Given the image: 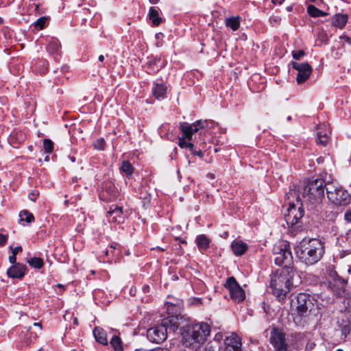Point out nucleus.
<instances>
[{"label":"nucleus","mask_w":351,"mask_h":351,"mask_svg":"<svg viewBox=\"0 0 351 351\" xmlns=\"http://www.w3.org/2000/svg\"><path fill=\"white\" fill-rule=\"evenodd\" d=\"M346 239L351 242V228L346 233Z\"/></svg>","instance_id":"obj_44"},{"label":"nucleus","mask_w":351,"mask_h":351,"mask_svg":"<svg viewBox=\"0 0 351 351\" xmlns=\"http://www.w3.org/2000/svg\"><path fill=\"white\" fill-rule=\"evenodd\" d=\"M223 351H241V341L239 336L232 334L224 340Z\"/></svg>","instance_id":"obj_15"},{"label":"nucleus","mask_w":351,"mask_h":351,"mask_svg":"<svg viewBox=\"0 0 351 351\" xmlns=\"http://www.w3.org/2000/svg\"><path fill=\"white\" fill-rule=\"evenodd\" d=\"M47 18L43 16L36 20V21L34 23V26L36 27H38L40 29H42L45 27V24L47 23Z\"/></svg>","instance_id":"obj_36"},{"label":"nucleus","mask_w":351,"mask_h":351,"mask_svg":"<svg viewBox=\"0 0 351 351\" xmlns=\"http://www.w3.org/2000/svg\"><path fill=\"white\" fill-rule=\"evenodd\" d=\"M74 323H75V324H77V318H75V319H74Z\"/></svg>","instance_id":"obj_59"},{"label":"nucleus","mask_w":351,"mask_h":351,"mask_svg":"<svg viewBox=\"0 0 351 351\" xmlns=\"http://www.w3.org/2000/svg\"><path fill=\"white\" fill-rule=\"evenodd\" d=\"M26 267L20 263L15 264L10 267L7 274L10 278H21L25 274Z\"/></svg>","instance_id":"obj_18"},{"label":"nucleus","mask_w":351,"mask_h":351,"mask_svg":"<svg viewBox=\"0 0 351 351\" xmlns=\"http://www.w3.org/2000/svg\"><path fill=\"white\" fill-rule=\"evenodd\" d=\"M285 0H271L274 4H282Z\"/></svg>","instance_id":"obj_46"},{"label":"nucleus","mask_w":351,"mask_h":351,"mask_svg":"<svg viewBox=\"0 0 351 351\" xmlns=\"http://www.w3.org/2000/svg\"><path fill=\"white\" fill-rule=\"evenodd\" d=\"M207 123V121H196L193 124L188 123H180V128L182 132L183 136L179 138L178 145L182 148H189L191 151L193 150V144L191 143L186 142L185 138L191 140L192 136L194 133L199 131V130L204 128V123Z\"/></svg>","instance_id":"obj_9"},{"label":"nucleus","mask_w":351,"mask_h":351,"mask_svg":"<svg viewBox=\"0 0 351 351\" xmlns=\"http://www.w3.org/2000/svg\"><path fill=\"white\" fill-rule=\"evenodd\" d=\"M207 178H210V179H214L215 177V175L212 173H208L207 175H206Z\"/></svg>","instance_id":"obj_48"},{"label":"nucleus","mask_w":351,"mask_h":351,"mask_svg":"<svg viewBox=\"0 0 351 351\" xmlns=\"http://www.w3.org/2000/svg\"><path fill=\"white\" fill-rule=\"evenodd\" d=\"M225 287L228 289L230 297L234 302H241L244 300L245 298L244 290L234 277H230L227 279Z\"/></svg>","instance_id":"obj_11"},{"label":"nucleus","mask_w":351,"mask_h":351,"mask_svg":"<svg viewBox=\"0 0 351 351\" xmlns=\"http://www.w3.org/2000/svg\"><path fill=\"white\" fill-rule=\"evenodd\" d=\"M327 15H328L327 12H323V11L319 10V16H327Z\"/></svg>","instance_id":"obj_47"},{"label":"nucleus","mask_w":351,"mask_h":351,"mask_svg":"<svg viewBox=\"0 0 351 351\" xmlns=\"http://www.w3.org/2000/svg\"><path fill=\"white\" fill-rule=\"evenodd\" d=\"M291 64L293 68L298 71L296 80L298 84L304 82L312 73V67L307 62H292Z\"/></svg>","instance_id":"obj_12"},{"label":"nucleus","mask_w":351,"mask_h":351,"mask_svg":"<svg viewBox=\"0 0 351 351\" xmlns=\"http://www.w3.org/2000/svg\"><path fill=\"white\" fill-rule=\"evenodd\" d=\"M3 23V19L2 18L0 17V24Z\"/></svg>","instance_id":"obj_61"},{"label":"nucleus","mask_w":351,"mask_h":351,"mask_svg":"<svg viewBox=\"0 0 351 351\" xmlns=\"http://www.w3.org/2000/svg\"><path fill=\"white\" fill-rule=\"evenodd\" d=\"M295 273L291 268H283L271 276L270 288L272 294L280 302H283L293 287Z\"/></svg>","instance_id":"obj_3"},{"label":"nucleus","mask_w":351,"mask_h":351,"mask_svg":"<svg viewBox=\"0 0 351 351\" xmlns=\"http://www.w3.org/2000/svg\"><path fill=\"white\" fill-rule=\"evenodd\" d=\"M269 342L275 351H287V339L285 333L282 330L273 328L271 332Z\"/></svg>","instance_id":"obj_10"},{"label":"nucleus","mask_w":351,"mask_h":351,"mask_svg":"<svg viewBox=\"0 0 351 351\" xmlns=\"http://www.w3.org/2000/svg\"><path fill=\"white\" fill-rule=\"evenodd\" d=\"M149 17L153 25H159L162 21V19L159 16L158 11L156 8L151 7L149 11Z\"/></svg>","instance_id":"obj_28"},{"label":"nucleus","mask_w":351,"mask_h":351,"mask_svg":"<svg viewBox=\"0 0 351 351\" xmlns=\"http://www.w3.org/2000/svg\"><path fill=\"white\" fill-rule=\"evenodd\" d=\"M327 184L322 179H315L309 182L304 188L302 199L298 196L295 191L290 190L287 194V201L289 204L287 214L285 215L287 223L290 226L297 224L304 215L302 206L306 204L313 208L315 206L321 203L326 191Z\"/></svg>","instance_id":"obj_1"},{"label":"nucleus","mask_w":351,"mask_h":351,"mask_svg":"<svg viewBox=\"0 0 351 351\" xmlns=\"http://www.w3.org/2000/svg\"><path fill=\"white\" fill-rule=\"evenodd\" d=\"M21 221H25L27 223H31L34 220V215L27 210H23L19 215Z\"/></svg>","instance_id":"obj_32"},{"label":"nucleus","mask_w":351,"mask_h":351,"mask_svg":"<svg viewBox=\"0 0 351 351\" xmlns=\"http://www.w3.org/2000/svg\"><path fill=\"white\" fill-rule=\"evenodd\" d=\"M206 121H207V123H204V128H205V127H207V126L208 125V123H212V121H208V120H206Z\"/></svg>","instance_id":"obj_55"},{"label":"nucleus","mask_w":351,"mask_h":351,"mask_svg":"<svg viewBox=\"0 0 351 351\" xmlns=\"http://www.w3.org/2000/svg\"><path fill=\"white\" fill-rule=\"evenodd\" d=\"M9 261L12 264H16V257L15 255L12 254V256H10L9 257Z\"/></svg>","instance_id":"obj_43"},{"label":"nucleus","mask_w":351,"mask_h":351,"mask_svg":"<svg viewBox=\"0 0 351 351\" xmlns=\"http://www.w3.org/2000/svg\"><path fill=\"white\" fill-rule=\"evenodd\" d=\"M164 62L161 60L160 58H154L148 63V68L151 71L157 72L164 66Z\"/></svg>","instance_id":"obj_24"},{"label":"nucleus","mask_w":351,"mask_h":351,"mask_svg":"<svg viewBox=\"0 0 351 351\" xmlns=\"http://www.w3.org/2000/svg\"><path fill=\"white\" fill-rule=\"evenodd\" d=\"M107 217L109 221L121 223L124 221L122 208L116 206L114 209L110 208L107 212Z\"/></svg>","instance_id":"obj_17"},{"label":"nucleus","mask_w":351,"mask_h":351,"mask_svg":"<svg viewBox=\"0 0 351 351\" xmlns=\"http://www.w3.org/2000/svg\"><path fill=\"white\" fill-rule=\"evenodd\" d=\"M326 195L329 201L336 206H346L351 202V196L341 186L334 183H328Z\"/></svg>","instance_id":"obj_7"},{"label":"nucleus","mask_w":351,"mask_h":351,"mask_svg":"<svg viewBox=\"0 0 351 351\" xmlns=\"http://www.w3.org/2000/svg\"><path fill=\"white\" fill-rule=\"evenodd\" d=\"M319 9L315 5H309L307 7V12L312 17H319Z\"/></svg>","instance_id":"obj_35"},{"label":"nucleus","mask_w":351,"mask_h":351,"mask_svg":"<svg viewBox=\"0 0 351 351\" xmlns=\"http://www.w3.org/2000/svg\"><path fill=\"white\" fill-rule=\"evenodd\" d=\"M300 261L307 266L318 263L325 252L324 244L319 239L302 240L295 248Z\"/></svg>","instance_id":"obj_2"},{"label":"nucleus","mask_w":351,"mask_h":351,"mask_svg":"<svg viewBox=\"0 0 351 351\" xmlns=\"http://www.w3.org/2000/svg\"><path fill=\"white\" fill-rule=\"evenodd\" d=\"M336 351H343V350H341V349H338V350H337Z\"/></svg>","instance_id":"obj_64"},{"label":"nucleus","mask_w":351,"mask_h":351,"mask_svg":"<svg viewBox=\"0 0 351 351\" xmlns=\"http://www.w3.org/2000/svg\"><path fill=\"white\" fill-rule=\"evenodd\" d=\"M347 280L336 275L330 282L329 286L332 291L338 296H343L345 293Z\"/></svg>","instance_id":"obj_14"},{"label":"nucleus","mask_w":351,"mask_h":351,"mask_svg":"<svg viewBox=\"0 0 351 351\" xmlns=\"http://www.w3.org/2000/svg\"><path fill=\"white\" fill-rule=\"evenodd\" d=\"M195 241L198 248L201 251L206 250L209 247L210 240L204 234H201L197 237Z\"/></svg>","instance_id":"obj_25"},{"label":"nucleus","mask_w":351,"mask_h":351,"mask_svg":"<svg viewBox=\"0 0 351 351\" xmlns=\"http://www.w3.org/2000/svg\"><path fill=\"white\" fill-rule=\"evenodd\" d=\"M23 249L21 246H17L14 247L12 250V254L16 256V254L21 252H22Z\"/></svg>","instance_id":"obj_41"},{"label":"nucleus","mask_w":351,"mask_h":351,"mask_svg":"<svg viewBox=\"0 0 351 351\" xmlns=\"http://www.w3.org/2000/svg\"><path fill=\"white\" fill-rule=\"evenodd\" d=\"M57 287H59V288H61V289H64V286H63L62 285H61V284H58V285H57Z\"/></svg>","instance_id":"obj_56"},{"label":"nucleus","mask_w":351,"mask_h":351,"mask_svg":"<svg viewBox=\"0 0 351 351\" xmlns=\"http://www.w3.org/2000/svg\"><path fill=\"white\" fill-rule=\"evenodd\" d=\"M105 141L103 138H99L95 140L93 143L95 149L97 150H104L105 148Z\"/></svg>","instance_id":"obj_34"},{"label":"nucleus","mask_w":351,"mask_h":351,"mask_svg":"<svg viewBox=\"0 0 351 351\" xmlns=\"http://www.w3.org/2000/svg\"><path fill=\"white\" fill-rule=\"evenodd\" d=\"M331 132L328 126L324 124L319 126L317 132V143L323 146H326L330 141Z\"/></svg>","instance_id":"obj_16"},{"label":"nucleus","mask_w":351,"mask_h":351,"mask_svg":"<svg viewBox=\"0 0 351 351\" xmlns=\"http://www.w3.org/2000/svg\"><path fill=\"white\" fill-rule=\"evenodd\" d=\"M313 300L309 294L300 293L291 300V308L300 317H306L313 306Z\"/></svg>","instance_id":"obj_6"},{"label":"nucleus","mask_w":351,"mask_h":351,"mask_svg":"<svg viewBox=\"0 0 351 351\" xmlns=\"http://www.w3.org/2000/svg\"><path fill=\"white\" fill-rule=\"evenodd\" d=\"M8 240V237L5 234H0V246L3 245Z\"/></svg>","instance_id":"obj_40"},{"label":"nucleus","mask_w":351,"mask_h":351,"mask_svg":"<svg viewBox=\"0 0 351 351\" xmlns=\"http://www.w3.org/2000/svg\"><path fill=\"white\" fill-rule=\"evenodd\" d=\"M178 326L174 317L165 318L160 325L147 330V337L151 342L160 343L167 339L168 332H174Z\"/></svg>","instance_id":"obj_5"},{"label":"nucleus","mask_w":351,"mask_h":351,"mask_svg":"<svg viewBox=\"0 0 351 351\" xmlns=\"http://www.w3.org/2000/svg\"><path fill=\"white\" fill-rule=\"evenodd\" d=\"M274 263L277 265L283 266L284 268H290L293 256L289 243L281 241L276 244L273 249Z\"/></svg>","instance_id":"obj_8"},{"label":"nucleus","mask_w":351,"mask_h":351,"mask_svg":"<svg viewBox=\"0 0 351 351\" xmlns=\"http://www.w3.org/2000/svg\"><path fill=\"white\" fill-rule=\"evenodd\" d=\"M108 252H109L108 250H106V255H108Z\"/></svg>","instance_id":"obj_63"},{"label":"nucleus","mask_w":351,"mask_h":351,"mask_svg":"<svg viewBox=\"0 0 351 351\" xmlns=\"http://www.w3.org/2000/svg\"><path fill=\"white\" fill-rule=\"evenodd\" d=\"M220 349L219 337L216 335L215 337L210 341L205 346L204 351H219Z\"/></svg>","instance_id":"obj_27"},{"label":"nucleus","mask_w":351,"mask_h":351,"mask_svg":"<svg viewBox=\"0 0 351 351\" xmlns=\"http://www.w3.org/2000/svg\"><path fill=\"white\" fill-rule=\"evenodd\" d=\"M193 154L197 155V156H198L200 158L203 157V153L202 152L201 150H199V151H197V152H194Z\"/></svg>","instance_id":"obj_45"},{"label":"nucleus","mask_w":351,"mask_h":351,"mask_svg":"<svg viewBox=\"0 0 351 351\" xmlns=\"http://www.w3.org/2000/svg\"><path fill=\"white\" fill-rule=\"evenodd\" d=\"M153 351H169L168 349L166 348H157Z\"/></svg>","instance_id":"obj_50"},{"label":"nucleus","mask_w":351,"mask_h":351,"mask_svg":"<svg viewBox=\"0 0 351 351\" xmlns=\"http://www.w3.org/2000/svg\"><path fill=\"white\" fill-rule=\"evenodd\" d=\"M34 326L38 327L39 330H42V326H41V324L40 323H34Z\"/></svg>","instance_id":"obj_49"},{"label":"nucleus","mask_w":351,"mask_h":351,"mask_svg":"<svg viewBox=\"0 0 351 351\" xmlns=\"http://www.w3.org/2000/svg\"><path fill=\"white\" fill-rule=\"evenodd\" d=\"M27 263L32 267L40 269L43 265V261L41 258L34 257L27 261Z\"/></svg>","instance_id":"obj_31"},{"label":"nucleus","mask_w":351,"mask_h":351,"mask_svg":"<svg viewBox=\"0 0 351 351\" xmlns=\"http://www.w3.org/2000/svg\"><path fill=\"white\" fill-rule=\"evenodd\" d=\"M39 193L38 191H34L29 194V198L33 202H35Z\"/></svg>","instance_id":"obj_39"},{"label":"nucleus","mask_w":351,"mask_h":351,"mask_svg":"<svg viewBox=\"0 0 351 351\" xmlns=\"http://www.w3.org/2000/svg\"><path fill=\"white\" fill-rule=\"evenodd\" d=\"M291 119V117L290 116L287 117V120L289 121Z\"/></svg>","instance_id":"obj_60"},{"label":"nucleus","mask_w":351,"mask_h":351,"mask_svg":"<svg viewBox=\"0 0 351 351\" xmlns=\"http://www.w3.org/2000/svg\"><path fill=\"white\" fill-rule=\"evenodd\" d=\"M304 55H305V52L303 50L293 51L292 52L293 58L295 60H300Z\"/></svg>","instance_id":"obj_37"},{"label":"nucleus","mask_w":351,"mask_h":351,"mask_svg":"<svg viewBox=\"0 0 351 351\" xmlns=\"http://www.w3.org/2000/svg\"><path fill=\"white\" fill-rule=\"evenodd\" d=\"M105 58L103 55H100L98 58L99 61L103 62Z\"/></svg>","instance_id":"obj_51"},{"label":"nucleus","mask_w":351,"mask_h":351,"mask_svg":"<svg viewBox=\"0 0 351 351\" xmlns=\"http://www.w3.org/2000/svg\"><path fill=\"white\" fill-rule=\"evenodd\" d=\"M209 325L201 322L187 325L182 330V342L185 347L198 348L210 335Z\"/></svg>","instance_id":"obj_4"},{"label":"nucleus","mask_w":351,"mask_h":351,"mask_svg":"<svg viewBox=\"0 0 351 351\" xmlns=\"http://www.w3.org/2000/svg\"><path fill=\"white\" fill-rule=\"evenodd\" d=\"M348 273L351 274V268L348 270Z\"/></svg>","instance_id":"obj_62"},{"label":"nucleus","mask_w":351,"mask_h":351,"mask_svg":"<svg viewBox=\"0 0 351 351\" xmlns=\"http://www.w3.org/2000/svg\"><path fill=\"white\" fill-rule=\"evenodd\" d=\"M116 245H117V244L112 245L110 246V248H111V249H112V250H115V248H116Z\"/></svg>","instance_id":"obj_57"},{"label":"nucleus","mask_w":351,"mask_h":351,"mask_svg":"<svg viewBox=\"0 0 351 351\" xmlns=\"http://www.w3.org/2000/svg\"><path fill=\"white\" fill-rule=\"evenodd\" d=\"M338 325L341 328V335L346 338L351 332V313L349 311L341 313L338 319Z\"/></svg>","instance_id":"obj_13"},{"label":"nucleus","mask_w":351,"mask_h":351,"mask_svg":"<svg viewBox=\"0 0 351 351\" xmlns=\"http://www.w3.org/2000/svg\"><path fill=\"white\" fill-rule=\"evenodd\" d=\"M49 46H53L54 47V49L57 50L58 47V45L56 43H51L49 45Z\"/></svg>","instance_id":"obj_52"},{"label":"nucleus","mask_w":351,"mask_h":351,"mask_svg":"<svg viewBox=\"0 0 351 351\" xmlns=\"http://www.w3.org/2000/svg\"><path fill=\"white\" fill-rule=\"evenodd\" d=\"M286 10H287L288 12H291V11H292V10H293V7H292V6H288V7H287Z\"/></svg>","instance_id":"obj_54"},{"label":"nucleus","mask_w":351,"mask_h":351,"mask_svg":"<svg viewBox=\"0 0 351 351\" xmlns=\"http://www.w3.org/2000/svg\"><path fill=\"white\" fill-rule=\"evenodd\" d=\"M117 195V192L112 185L106 186L99 193L100 198L104 201H112L116 199Z\"/></svg>","instance_id":"obj_19"},{"label":"nucleus","mask_w":351,"mask_h":351,"mask_svg":"<svg viewBox=\"0 0 351 351\" xmlns=\"http://www.w3.org/2000/svg\"><path fill=\"white\" fill-rule=\"evenodd\" d=\"M151 3L156 4L160 0H149Z\"/></svg>","instance_id":"obj_53"},{"label":"nucleus","mask_w":351,"mask_h":351,"mask_svg":"<svg viewBox=\"0 0 351 351\" xmlns=\"http://www.w3.org/2000/svg\"><path fill=\"white\" fill-rule=\"evenodd\" d=\"M340 39L343 40L345 42H346L348 44H351V37H349L346 35H343L340 36Z\"/></svg>","instance_id":"obj_42"},{"label":"nucleus","mask_w":351,"mask_h":351,"mask_svg":"<svg viewBox=\"0 0 351 351\" xmlns=\"http://www.w3.org/2000/svg\"><path fill=\"white\" fill-rule=\"evenodd\" d=\"M167 91V87L163 84L156 83L152 89L154 96L157 99H162L165 98Z\"/></svg>","instance_id":"obj_22"},{"label":"nucleus","mask_w":351,"mask_h":351,"mask_svg":"<svg viewBox=\"0 0 351 351\" xmlns=\"http://www.w3.org/2000/svg\"><path fill=\"white\" fill-rule=\"evenodd\" d=\"M231 248L236 256L243 255L247 250V245L242 241H233Z\"/></svg>","instance_id":"obj_23"},{"label":"nucleus","mask_w":351,"mask_h":351,"mask_svg":"<svg viewBox=\"0 0 351 351\" xmlns=\"http://www.w3.org/2000/svg\"><path fill=\"white\" fill-rule=\"evenodd\" d=\"M114 351H123V346L121 339L117 335H114L110 342Z\"/></svg>","instance_id":"obj_29"},{"label":"nucleus","mask_w":351,"mask_h":351,"mask_svg":"<svg viewBox=\"0 0 351 351\" xmlns=\"http://www.w3.org/2000/svg\"><path fill=\"white\" fill-rule=\"evenodd\" d=\"M43 149L45 153H51L53 149V143L50 139H45L43 141Z\"/></svg>","instance_id":"obj_33"},{"label":"nucleus","mask_w":351,"mask_h":351,"mask_svg":"<svg viewBox=\"0 0 351 351\" xmlns=\"http://www.w3.org/2000/svg\"><path fill=\"white\" fill-rule=\"evenodd\" d=\"M93 335L98 343L102 345L108 344L107 333L103 328L95 327L93 330Z\"/></svg>","instance_id":"obj_21"},{"label":"nucleus","mask_w":351,"mask_h":351,"mask_svg":"<svg viewBox=\"0 0 351 351\" xmlns=\"http://www.w3.org/2000/svg\"><path fill=\"white\" fill-rule=\"evenodd\" d=\"M348 14L338 13L332 16L331 23L339 29H343L348 23Z\"/></svg>","instance_id":"obj_20"},{"label":"nucleus","mask_w":351,"mask_h":351,"mask_svg":"<svg viewBox=\"0 0 351 351\" xmlns=\"http://www.w3.org/2000/svg\"><path fill=\"white\" fill-rule=\"evenodd\" d=\"M71 160L72 162H75V158L73 156L71 157Z\"/></svg>","instance_id":"obj_58"},{"label":"nucleus","mask_w":351,"mask_h":351,"mask_svg":"<svg viewBox=\"0 0 351 351\" xmlns=\"http://www.w3.org/2000/svg\"><path fill=\"white\" fill-rule=\"evenodd\" d=\"M343 218L346 222L351 223V208L345 211Z\"/></svg>","instance_id":"obj_38"},{"label":"nucleus","mask_w":351,"mask_h":351,"mask_svg":"<svg viewBox=\"0 0 351 351\" xmlns=\"http://www.w3.org/2000/svg\"><path fill=\"white\" fill-rule=\"evenodd\" d=\"M120 170L124 173L128 177H131L133 171L134 167L128 161H123L121 166L120 167Z\"/></svg>","instance_id":"obj_30"},{"label":"nucleus","mask_w":351,"mask_h":351,"mask_svg":"<svg viewBox=\"0 0 351 351\" xmlns=\"http://www.w3.org/2000/svg\"><path fill=\"white\" fill-rule=\"evenodd\" d=\"M241 19L239 16H232L226 19V25L232 31H236L240 26Z\"/></svg>","instance_id":"obj_26"}]
</instances>
